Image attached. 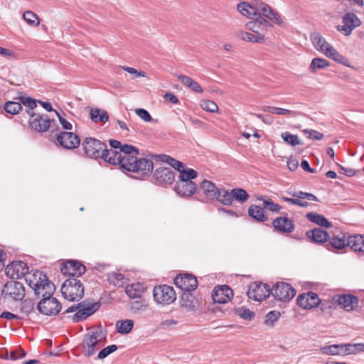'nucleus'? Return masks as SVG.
<instances>
[{
	"mask_svg": "<svg viewBox=\"0 0 364 364\" xmlns=\"http://www.w3.org/2000/svg\"><path fill=\"white\" fill-rule=\"evenodd\" d=\"M109 145L113 149H119V151L112 149H108L106 146L101 159L110 164L120 165L121 168L124 169V161L128 158L127 156L133 154L136 151L135 146L129 144L122 145L119 141L115 139H110Z\"/></svg>",
	"mask_w": 364,
	"mask_h": 364,
	"instance_id": "nucleus-1",
	"label": "nucleus"
},
{
	"mask_svg": "<svg viewBox=\"0 0 364 364\" xmlns=\"http://www.w3.org/2000/svg\"><path fill=\"white\" fill-rule=\"evenodd\" d=\"M25 280L28 286L33 289L35 294L40 296L43 292L46 294H54L55 287L54 284L48 279L46 274L43 272L36 270L28 274Z\"/></svg>",
	"mask_w": 364,
	"mask_h": 364,
	"instance_id": "nucleus-2",
	"label": "nucleus"
},
{
	"mask_svg": "<svg viewBox=\"0 0 364 364\" xmlns=\"http://www.w3.org/2000/svg\"><path fill=\"white\" fill-rule=\"evenodd\" d=\"M106 336L100 330H91L84 336L80 344L81 352L85 357H91L105 343Z\"/></svg>",
	"mask_w": 364,
	"mask_h": 364,
	"instance_id": "nucleus-3",
	"label": "nucleus"
},
{
	"mask_svg": "<svg viewBox=\"0 0 364 364\" xmlns=\"http://www.w3.org/2000/svg\"><path fill=\"white\" fill-rule=\"evenodd\" d=\"M134 154L127 156L124 164V169L128 171L140 173L141 176L149 174L153 171V162L148 159H138L139 150L135 147Z\"/></svg>",
	"mask_w": 364,
	"mask_h": 364,
	"instance_id": "nucleus-4",
	"label": "nucleus"
},
{
	"mask_svg": "<svg viewBox=\"0 0 364 364\" xmlns=\"http://www.w3.org/2000/svg\"><path fill=\"white\" fill-rule=\"evenodd\" d=\"M64 298L70 301H79L84 295V287L76 278L66 279L61 287Z\"/></svg>",
	"mask_w": 364,
	"mask_h": 364,
	"instance_id": "nucleus-5",
	"label": "nucleus"
},
{
	"mask_svg": "<svg viewBox=\"0 0 364 364\" xmlns=\"http://www.w3.org/2000/svg\"><path fill=\"white\" fill-rule=\"evenodd\" d=\"M53 294H46L43 292L41 296L42 299L38 303L37 309L38 311L46 316H55L62 309L60 302L53 296Z\"/></svg>",
	"mask_w": 364,
	"mask_h": 364,
	"instance_id": "nucleus-6",
	"label": "nucleus"
},
{
	"mask_svg": "<svg viewBox=\"0 0 364 364\" xmlns=\"http://www.w3.org/2000/svg\"><path fill=\"white\" fill-rule=\"evenodd\" d=\"M82 146L86 156L97 159L102 158L106 144L92 137H85L82 142Z\"/></svg>",
	"mask_w": 364,
	"mask_h": 364,
	"instance_id": "nucleus-7",
	"label": "nucleus"
},
{
	"mask_svg": "<svg viewBox=\"0 0 364 364\" xmlns=\"http://www.w3.org/2000/svg\"><path fill=\"white\" fill-rule=\"evenodd\" d=\"M296 290L288 283L279 282L271 289L270 294L275 299L282 302H288L296 295Z\"/></svg>",
	"mask_w": 364,
	"mask_h": 364,
	"instance_id": "nucleus-8",
	"label": "nucleus"
},
{
	"mask_svg": "<svg viewBox=\"0 0 364 364\" xmlns=\"http://www.w3.org/2000/svg\"><path fill=\"white\" fill-rule=\"evenodd\" d=\"M154 301L161 304H170L176 299V292L172 287L164 284L155 287L153 290Z\"/></svg>",
	"mask_w": 364,
	"mask_h": 364,
	"instance_id": "nucleus-9",
	"label": "nucleus"
},
{
	"mask_svg": "<svg viewBox=\"0 0 364 364\" xmlns=\"http://www.w3.org/2000/svg\"><path fill=\"white\" fill-rule=\"evenodd\" d=\"M218 190L219 188L214 183L205 179L200 183L196 195L199 200L204 203H209L215 199Z\"/></svg>",
	"mask_w": 364,
	"mask_h": 364,
	"instance_id": "nucleus-10",
	"label": "nucleus"
},
{
	"mask_svg": "<svg viewBox=\"0 0 364 364\" xmlns=\"http://www.w3.org/2000/svg\"><path fill=\"white\" fill-rule=\"evenodd\" d=\"M270 291V289L266 284L254 282L249 286L247 295L250 299L261 301L269 296Z\"/></svg>",
	"mask_w": 364,
	"mask_h": 364,
	"instance_id": "nucleus-11",
	"label": "nucleus"
},
{
	"mask_svg": "<svg viewBox=\"0 0 364 364\" xmlns=\"http://www.w3.org/2000/svg\"><path fill=\"white\" fill-rule=\"evenodd\" d=\"M272 26L270 22L261 16L253 18L245 24L247 30L252 31L257 36L261 37L264 41V36L269 27Z\"/></svg>",
	"mask_w": 364,
	"mask_h": 364,
	"instance_id": "nucleus-12",
	"label": "nucleus"
},
{
	"mask_svg": "<svg viewBox=\"0 0 364 364\" xmlns=\"http://www.w3.org/2000/svg\"><path fill=\"white\" fill-rule=\"evenodd\" d=\"M79 310L73 316V320L75 323L83 321L93 314L100 308V304L99 302L90 303L84 300L79 303Z\"/></svg>",
	"mask_w": 364,
	"mask_h": 364,
	"instance_id": "nucleus-13",
	"label": "nucleus"
},
{
	"mask_svg": "<svg viewBox=\"0 0 364 364\" xmlns=\"http://www.w3.org/2000/svg\"><path fill=\"white\" fill-rule=\"evenodd\" d=\"M60 271L64 275L70 276L71 278L79 277L86 272V267L81 262L77 260H67L62 264Z\"/></svg>",
	"mask_w": 364,
	"mask_h": 364,
	"instance_id": "nucleus-14",
	"label": "nucleus"
},
{
	"mask_svg": "<svg viewBox=\"0 0 364 364\" xmlns=\"http://www.w3.org/2000/svg\"><path fill=\"white\" fill-rule=\"evenodd\" d=\"M55 136L57 142L65 149H74L80 144L79 136L73 132H61Z\"/></svg>",
	"mask_w": 364,
	"mask_h": 364,
	"instance_id": "nucleus-15",
	"label": "nucleus"
},
{
	"mask_svg": "<svg viewBox=\"0 0 364 364\" xmlns=\"http://www.w3.org/2000/svg\"><path fill=\"white\" fill-rule=\"evenodd\" d=\"M30 117L28 123L32 129L38 132H45L50 127L51 119L48 115L35 113Z\"/></svg>",
	"mask_w": 364,
	"mask_h": 364,
	"instance_id": "nucleus-16",
	"label": "nucleus"
},
{
	"mask_svg": "<svg viewBox=\"0 0 364 364\" xmlns=\"http://www.w3.org/2000/svg\"><path fill=\"white\" fill-rule=\"evenodd\" d=\"M175 285L185 292H190L195 290L198 282L197 278L191 274H179L174 279Z\"/></svg>",
	"mask_w": 364,
	"mask_h": 364,
	"instance_id": "nucleus-17",
	"label": "nucleus"
},
{
	"mask_svg": "<svg viewBox=\"0 0 364 364\" xmlns=\"http://www.w3.org/2000/svg\"><path fill=\"white\" fill-rule=\"evenodd\" d=\"M342 23L343 25L337 26V30L345 36H349L356 27L361 24L359 18L353 13L346 14L343 17Z\"/></svg>",
	"mask_w": 364,
	"mask_h": 364,
	"instance_id": "nucleus-18",
	"label": "nucleus"
},
{
	"mask_svg": "<svg viewBox=\"0 0 364 364\" xmlns=\"http://www.w3.org/2000/svg\"><path fill=\"white\" fill-rule=\"evenodd\" d=\"M297 305L304 309H311L317 307L321 301L318 294L313 291H308L299 294L296 299Z\"/></svg>",
	"mask_w": 364,
	"mask_h": 364,
	"instance_id": "nucleus-19",
	"label": "nucleus"
},
{
	"mask_svg": "<svg viewBox=\"0 0 364 364\" xmlns=\"http://www.w3.org/2000/svg\"><path fill=\"white\" fill-rule=\"evenodd\" d=\"M259 15L264 17L269 21L282 26L284 25V21L281 15L272 7L267 4L259 1Z\"/></svg>",
	"mask_w": 364,
	"mask_h": 364,
	"instance_id": "nucleus-20",
	"label": "nucleus"
},
{
	"mask_svg": "<svg viewBox=\"0 0 364 364\" xmlns=\"http://www.w3.org/2000/svg\"><path fill=\"white\" fill-rule=\"evenodd\" d=\"M3 292L17 301L22 300L25 296V289L23 284L14 280L7 282L4 284Z\"/></svg>",
	"mask_w": 364,
	"mask_h": 364,
	"instance_id": "nucleus-21",
	"label": "nucleus"
},
{
	"mask_svg": "<svg viewBox=\"0 0 364 364\" xmlns=\"http://www.w3.org/2000/svg\"><path fill=\"white\" fill-rule=\"evenodd\" d=\"M154 176L160 186L171 184L175 179V173L169 167H159L156 169Z\"/></svg>",
	"mask_w": 364,
	"mask_h": 364,
	"instance_id": "nucleus-22",
	"label": "nucleus"
},
{
	"mask_svg": "<svg viewBox=\"0 0 364 364\" xmlns=\"http://www.w3.org/2000/svg\"><path fill=\"white\" fill-rule=\"evenodd\" d=\"M233 296L232 289L227 285L218 286L215 287L212 294L214 302L225 304L231 300Z\"/></svg>",
	"mask_w": 364,
	"mask_h": 364,
	"instance_id": "nucleus-23",
	"label": "nucleus"
},
{
	"mask_svg": "<svg viewBox=\"0 0 364 364\" xmlns=\"http://www.w3.org/2000/svg\"><path fill=\"white\" fill-rule=\"evenodd\" d=\"M334 301L347 311H353L358 306L359 300L357 296L351 294H341L333 297Z\"/></svg>",
	"mask_w": 364,
	"mask_h": 364,
	"instance_id": "nucleus-24",
	"label": "nucleus"
},
{
	"mask_svg": "<svg viewBox=\"0 0 364 364\" xmlns=\"http://www.w3.org/2000/svg\"><path fill=\"white\" fill-rule=\"evenodd\" d=\"M200 304V299L191 292H183L180 298V305L187 311H194Z\"/></svg>",
	"mask_w": 364,
	"mask_h": 364,
	"instance_id": "nucleus-25",
	"label": "nucleus"
},
{
	"mask_svg": "<svg viewBox=\"0 0 364 364\" xmlns=\"http://www.w3.org/2000/svg\"><path fill=\"white\" fill-rule=\"evenodd\" d=\"M272 226L279 232L291 233L294 229V225L291 220L285 216L277 217L272 221Z\"/></svg>",
	"mask_w": 364,
	"mask_h": 364,
	"instance_id": "nucleus-26",
	"label": "nucleus"
},
{
	"mask_svg": "<svg viewBox=\"0 0 364 364\" xmlns=\"http://www.w3.org/2000/svg\"><path fill=\"white\" fill-rule=\"evenodd\" d=\"M174 190L181 196L189 197L197 193V186L192 181H179L176 182Z\"/></svg>",
	"mask_w": 364,
	"mask_h": 364,
	"instance_id": "nucleus-27",
	"label": "nucleus"
},
{
	"mask_svg": "<svg viewBox=\"0 0 364 364\" xmlns=\"http://www.w3.org/2000/svg\"><path fill=\"white\" fill-rule=\"evenodd\" d=\"M259 2L249 4L245 1L240 2L237 6V11L244 16L249 18H255L259 15Z\"/></svg>",
	"mask_w": 364,
	"mask_h": 364,
	"instance_id": "nucleus-28",
	"label": "nucleus"
},
{
	"mask_svg": "<svg viewBox=\"0 0 364 364\" xmlns=\"http://www.w3.org/2000/svg\"><path fill=\"white\" fill-rule=\"evenodd\" d=\"M28 272L27 264L21 261L13 262L11 267H6V274L11 278H19L21 277H26Z\"/></svg>",
	"mask_w": 364,
	"mask_h": 364,
	"instance_id": "nucleus-29",
	"label": "nucleus"
},
{
	"mask_svg": "<svg viewBox=\"0 0 364 364\" xmlns=\"http://www.w3.org/2000/svg\"><path fill=\"white\" fill-rule=\"evenodd\" d=\"M318 51L323 53L328 58L333 60L336 63L346 65V58L341 53H339L330 43L326 41L320 46Z\"/></svg>",
	"mask_w": 364,
	"mask_h": 364,
	"instance_id": "nucleus-30",
	"label": "nucleus"
},
{
	"mask_svg": "<svg viewBox=\"0 0 364 364\" xmlns=\"http://www.w3.org/2000/svg\"><path fill=\"white\" fill-rule=\"evenodd\" d=\"M347 246L354 252L364 253V235H349L347 238Z\"/></svg>",
	"mask_w": 364,
	"mask_h": 364,
	"instance_id": "nucleus-31",
	"label": "nucleus"
},
{
	"mask_svg": "<svg viewBox=\"0 0 364 364\" xmlns=\"http://www.w3.org/2000/svg\"><path fill=\"white\" fill-rule=\"evenodd\" d=\"M321 352L325 355H347L346 344H333L321 347Z\"/></svg>",
	"mask_w": 364,
	"mask_h": 364,
	"instance_id": "nucleus-32",
	"label": "nucleus"
},
{
	"mask_svg": "<svg viewBox=\"0 0 364 364\" xmlns=\"http://www.w3.org/2000/svg\"><path fill=\"white\" fill-rule=\"evenodd\" d=\"M16 99L20 102L21 105L26 107V112L28 115L31 116L36 113L34 109L37 107L38 100L21 93Z\"/></svg>",
	"mask_w": 364,
	"mask_h": 364,
	"instance_id": "nucleus-33",
	"label": "nucleus"
},
{
	"mask_svg": "<svg viewBox=\"0 0 364 364\" xmlns=\"http://www.w3.org/2000/svg\"><path fill=\"white\" fill-rule=\"evenodd\" d=\"M248 214L258 222H264L268 220L264 206L251 205L248 208Z\"/></svg>",
	"mask_w": 364,
	"mask_h": 364,
	"instance_id": "nucleus-34",
	"label": "nucleus"
},
{
	"mask_svg": "<svg viewBox=\"0 0 364 364\" xmlns=\"http://www.w3.org/2000/svg\"><path fill=\"white\" fill-rule=\"evenodd\" d=\"M145 288L141 283H135L128 285L125 289V292L131 299H140L144 293Z\"/></svg>",
	"mask_w": 364,
	"mask_h": 364,
	"instance_id": "nucleus-35",
	"label": "nucleus"
},
{
	"mask_svg": "<svg viewBox=\"0 0 364 364\" xmlns=\"http://www.w3.org/2000/svg\"><path fill=\"white\" fill-rule=\"evenodd\" d=\"M306 235L311 238L314 242L317 243H323L327 241L328 234L326 231L320 228H315L312 230L308 231Z\"/></svg>",
	"mask_w": 364,
	"mask_h": 364,
	"instance_id": "nucleus-36",
	"label": "nucleus"
},
{
	"mask_svg": "<svg viewBox=\"0 0 364 364\" xmlns=\"http://www.w3.org/2000/svg\"><path fill=\"white\" fill-rule=\"evenodd\" d=\"M90 119L95 122H103L105 123L109 120V114L105 109L98 108L91 109L90 111Z\"/></svg>",
	"mask_w": 364,
	"mask_h": 364,
	"instance_id": "nucleus-37",
	"label": "nucleus"
},
{
	"mask_svg": "<svg viewBox=\"0 0 364 364\" xmlns=\"http://www.w3.org/2000/svg\"><path fill=\"white\" fill-rule=\"evenodd\" d=\"M178 78L184 86L188 87L192 91L198 93L203 92V90L201 86L191 77L184 75H179Z\"/></svg>",
	"mask_w": 364,
	"mask_h": 364,
	"instance_id": "nucleus-38",
	"label": "nucleus"
},
{
	"mask_svg": "<svg viewBox=\"0 0 364 364\" xmlns=\"http://www.w3.org/2000/svg\"><path fill=\"white\" fill-rule=\"evenodd\" d=\"M306 218L311 222L322 227L331 228L332 226V224L323 215L318 213H309L306 214Z\"/></svg>",
	"mask_w": 364,
	"mask_h": 364,
	"instance_id": "nucleus-39",
	"label": "nucleus"
},
{
	"mask_svg": "<svg viewBox=\"0 0 364 364\" xmlns=\"http://www.w3.org/2000/svg\"><path fill=\"white\" fill-rule=\"evenodd\" d=\"M225 205H230L232 203V194L224 188H219L215 199Z\"/></svg>",
	"mask_w": 364,
	"mask_h": 364,
	"instance_id": "nucleus-40",
	"label": "nucleus"
},
{
	"mask_svg": "<svg viewBox=\"0 0 364 364\" xmlns=\"http://www.w3.org/2000/svg\"><path fill=\"white\" fill-rule=\"evenodd\" d=\"M330 66L329 62L321 58H314L309 65V70L311 73H316L318 70L325 69Z\"/></svg>",
	"mask_w": 364,
	"mask_h": 364,
	"instance_id": "nucleus-41",
	"label": "nucleus"
},
{
	"mask_svg": "<svg viewBox=\"0 0 364 364\" xmlns=\"http://www.w3.org/2000/svg\"><path fill=\"white\" fill-rule=\"evenodd\" d=\"M134 326L132 320L127 319L124 321H118L116 323L117 332L121 334H127L132 331Z\"/></svg>",
	"mask_w": 364,
	"mask_h": 364,
	"instance_id": "nucleus-42",
	"label": "nucleus"
},
{
	"mask_svg": "<svg viewBox=\"0 0 364 364\" xmlns=\"http://www.w3.org/2000/svg\"><path fill=\"white\" fill-rule=\"evenodd\" d=\"M179 172L180 181H191L197 176V172L193 168H185L183 164L182 168L176 169Z\"/></svg>",
	"mask_w": 364,
	"mask_h": 364,
	"instance_id": "nucleus-43",
	"label": "nucleus"
},
{
	"mask_svg": "<svg viewBox=\"0 0 364 364\" xmlns=\"http://www.w3.org/2000/svg\"><path fill=\"white\" fill-rule=\"evenodd\" d=\"M237 36L240 38L242 41H245L247 42H252V43H261L264 41H262V36L259 37L257 36L255 34H252L250 33L244 31H239L237 32Z\"/></svg>",
	"mask_w": 364,
	"mask_h": 364,
	"instance_id": "nucleus-44",
	"label": "nucleus"
},
{
	"mask_svg": "<svg viewBox=\"0 0 364 364\" xmlns=\"http://www.w3.org/2000/svg\"><path fill=\"white\" fill-rule=\"evenodd\" d=\"M156 158L159 159L161 161L166 162L172 166L174 169H178V168L183 167V163L176 160L170 156L166 154H160L155 156Z\"/></svg>",
	"mask_w": 364,
	"mask_h": 364,
	"instance_id": "nucleus-45",
	"label": "nucleus"
},
{
	"mask_svg": "<svg viewBox=\"0 0 364 364\" xmlns=\"http://www.w3.org/2000/svg\"><path fill=\"white\" fill-rule=\"evenodd\" d=\"M23 18L29 26H38L40 24L38 16L33 11H25L23 14Z\"/></svg>",
	"mask_w": 364,
	"mask_h": 364,
	"instance_id": "nucleus-46",
	"label": "nucleus"
},
{
	"mask_svg": "<svg viewBox=\"0 0 364 364\" xmlns=\"http://www.w3.org/2000/svg\"><path fill=\"white\" fill-rule=\"evenodd\" d=\"M4 109L11 114H16L22 109V106L18 100V102L9 101L4 104Z\"/></svg>",
	"mask_w": 364,
	"mask_h": 364,
	"instance_id": "nucleus-47",
	"label": "nucleus"
},
{
	"mask_svg": "<svg viewBox=\"0 0 364 364\" xmlns=\"http://www.w3.org/2000/svg\"><path fill=\"white\" fill-rule=\"evenodd\" d=\"M281 316V314L278 311H271L265 316L264 323L269 327H273L275 322L278 321Z\"/></svg>",
	"mask_w": 364,
	"mask_h": 364,
	"instance_id": "nucleus-48",
	"label": "nucleus"
},
{
	"mask_svg": "<svg viewBox=\"0 0 364 364\" xmlns=\"http://www.w3.org/2000/svg\"><path fill=\"white\" fill-rule=\"evenodd\" d=\"M259 200H262V205L264 209H267L269 211L278 213L282 207L277 203H274L271 199H266L264 197H261Z\"/></svg>",
	"mask_w": 364,
	"mask_h": 364,
	"instance_id": "nucleus-49",
	"label": "nucleus"
},
{
	"mask_svg": "<svg viewBox=\"0 0 364 364\" xmlns=\"http://www.w3.org/2000/svg\"><path fill=\"white\" fill-rule=\"evenodd\" d=\"M200 105L203 109L212 113H216L219 109L217 104L209 100H201Z\"/></svg>",
	"mask_w": 364,
	"mask_h": 364,
	"instance_id": "nucleus-50",
	"label": "nucleus"
},
{
	"mask_svg": "<svg viewBox=\"0 0 364 364\" xmlns=\"http://www.w3.org/2000/svg\"><path fill=\"white\" fill-rule=\"evenodd\" d=\"M328 244L335 249L341 250L347 246V239L345 237H333L329 240Z\"/></svg>",
	"mask_w": 364,
	"mask_h": 364,
	"instance_id": "nucleus-51",
	"label": "nucleus"
},
{
	"mask_svg": "<svg viewBox=\"0 0 364 364\" xmlns=\"http://www.w3.org/2000/svg\"><path fill=\"white\" fill-rule=\"evenodd\" d=\"M282 137L283 140L285 141V143L291 146H296L301 144V142L299 141L297 135L291 134L288 132L283 133L282 134Z\"/></svg>",
	"mask_w": 364,
	"mask_h": 364,
	"instance_id": "nucleus-52",
	"label": "nucleus"
},
{
	"mask_svg": "<svg viewBox=\"0 0 364 364\" xmlns=\"http://www.w3.org/2000/svg\"><path fill=\"white\" fill-rule=\"evenodd\" d=\"M288 194L291 195L293 197L298 198V199H306L308 200H312V201H318V198L310 193L303 192V191H299V192H288Z\"/></svg>",
	"mask_w": 364,
	"mask_h": 364,
	"instance_id": "nucleus-53",
	"label": "nucleus"
},
{
	"mask_svg": "<svg viewBox=\"0 0 364 364\" xmlns=\"http://www.w3.org/2000/svg\"><path fill=\"white\" fill-rule=\"evenodd\" d=\"M232 199L235 198L237 200L240 202H245L246 201L248 198L249 195L242 188H233L232 190Z\"/></svg>",
	"mask_w": 364,
	"mask_h": 364,
	"instance_id": "nucleus-54",
	"label": "nucleus"
},
{
	"mask_svg": "<svg viewBox=\"0 0 364 364\" xmlns=\"http://www.w3.org/2000/svg\"><path fill=\"white\" fill-rule=\"evenodd\" d=\"M262 109L264 112H267L271 114H279V115H288V114L292 113V112L291 110H289L287 109L275 107H270V106L264 107Z\"/></svg>",
	"mask_w": 364,
	"mask_h": 364,
	"instance_id": "nucleus-55",
	"label": "nucleus"
},
{
	"mask_svg": "<svg viewBox=\"0 0 364 364\" xmlns=\"http://www.w3.org/2000/svg\"><path fill=\"white\" fill-rule=\"evenodd\" d=\"M34 303L31 299H25L21 304V312L28 315L34 310Z\"/></svg>",
	"mask_w": 364,
	"mask_h": 364,
	"instance_id": "nucleus-56",
	"label": "nucleus"
},
{
	"mask_svg": "<svg viewBox=\"0 0 364 364\" xmlns=\"http://www.w3.org/2000/svg\"><path fill=\"white\" fill-rule=\"evenodd\" d=\"M237 314L242 318L251 321L255 317V313L246 308H239L236 310Z\"/></svg>",
	"mask_w": 364,
	"mask_h": 364,
	"instance_id": "nucleus-57",
	"label": "nucleus"
},
{
	"mask_svg": "<svg viewBox=\"0 0 364 364\" xmlns=\"http://www.w3.org/2000/svg\"><path fill=\"white\" fill-rule=\"evenodd\" d=\"M117 350V345L112 344L102 349L97 355L98 359H104Z\"/></svg>",
	"mask_w": 364,
	"mask_h": 364,
	"instance_id": "nucleus-58",
	"label": "nucleus"
},
{
	"mask_svg": "<svg viewBox=\"0 0 364 364\" xmlns=\"http://www.w3.org/2000/svg\"><path fill=\"white\" fill-rule=\"evenodd\" d=\"M347 355L364 352V343L346 344Z\"/></svg>",
	"mask_w": 364,
	"mask_h": 364,
	"instance_id": "nucleus-59",
	"label": "nucleus"
},
{
	"mask_svg": "<svg viewBox=\"0 0 364 364\" xmlns=\"http://www.w3.org/2000/svg\"><path fill=\"white\" fill-rule=\"evenodd\" d=\"M311 40L314 47L318 50V48H320V46H321V45L324 43L326 41L324 38H323L320 34L317 33H314L311 35Z\"/></svg>",
	"mask_w": 364,
	"mask_h": 364,
	"instance_id": "nucleus-60",
	"label": "nucleus"
},
{
	"mask_svg": "<svg viewBox=\"0 0 364 364\" xmlns=\"http://www.w3.org/2000/svg\"><path fill=\"white\" fill-rule=\"evenodd\" d=\"M26 355L25 351L18 348L10 352L9 356L7 355L6 359L17 360L23 358Z\"/></svg>",
	"mask_w": 364,
	"mask_h": 364,
	"instance_id": "nucleus-61",
	"label": "nucleus"
},
{
	"mask_svg": "<svg viewBox=\"0 0 364 364\" xmlns=\"http://www.w3.org/2000/svg\"><path fill=\"white\" fill-rule=\"evenodd\" d=\"M136 114L144 122H149L152 120V117L149 112L144 109L139 108L135 110Z\"/></svg>",
	"mask_w": 364,
	"mask_h": 364,
	"instance_id": "nucleus-62",
	"label": "nucleus"
},
{
	"mask_svg": "<svg viewBox=\"0 0 364 364\" xmlns=\"http://www.w3.org/2000/svg\"><path fill=\"white\" fill-rule=\"evenodd\" d=\"M304 132L308 133V137L311 139L321 140L323 137V134L318 131L313 129H305Z\"/></svg>",
	"mask_w": 364,
	"mask_h": 364,
	"instance_id": "nucleus-63",
	"label": "nucleus"
},
{
	"mask_svg": "<svg viewBox=\"0 0 364 364\" xmlns=\"http://www.w3.org/2000/svg\"><path fill=\"white\" fill-rule=\"evenodd\" d=\"M130 308L132 310L138 311L145 306V301L144 299H137L136 301H131L129 303Z\"/></svg>",
	"mask_w": 364,
	"mask_h": 364,
	"instance_id": "nucleus-64",
	"label": "nucleus"
}]
</instances>
